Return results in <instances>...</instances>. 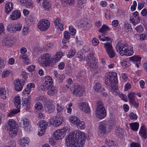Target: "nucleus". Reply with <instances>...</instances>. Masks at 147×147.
I'll return each mask as SVG.
<instances>
[{
    "label": "nucleus",
    "instance_id": "nucleus-1",
    "mask_svg": "<svg viewBox=\"0 0 147 147\" xmlns=\"http://www.w3.org/2000/svg\"><path fill=\"white\" fill-rule=\"evenodd\" d=\"M86 137L85 134L80 131H75L70 133L66 139L67 147H80L79 143L82 145L85 143Z\"/></svg>",
    "mask_w": 147,
    "mask_h": 147
},
{
    "label": "nucleus",
    "instance_id": "nucleus-2",
    "mask_svg": "<svg viewBox=\"0 0 147 147\" xmlns=\"http://www.w3.org/2000/svg\"><path fill=\"white\" fill-rule=\"evenodd\" d=\"M115 48L117 51L121 56H130L134 53L132 47L128 45L126 43H117Z\"/></svg>",
    "mask_w": 147,
    "mask_h": 147
},
{
    "label": "nucleus",
    "instance_id": "nucleus-3",
    "mask_svg": "<svg viewBox=\"0 0 147 147\" xmlns=\"http://www.w3.org/2000/svg\"><path fill=\"white\" fill-rule=\"evenodd\" d=\"M96 117L99 119H102L106 115V111L103 103L100 100L98 101L95 110Z\"/></svg>",
    "mask_w": 147,
    "mask_h": 147
},
{
    "label": "nucleus",
    "instance_id": "nucleus-4",
    "mask_svg": "<svg viewBox=\"0 0 147 147\" xmlns=\"http://www.w3.org/2000/svg\"><path fill=\"white\" fill-rule=\"evenodd\" d=\"M105 83L107 85L109 86L111 84H117L118 83L117 74L115 72L109 73L105 76Z\"/></svg>",
    "mask_w": 147,
    "mask_h": 147
},
{
    "label": "nucleus",
    "instance_id": "nucleus-5",
    "mask_svg": "<svg viewBox=\"0 0 147 147\" xmlns=\"http://www.w3.org/2000/svg\"><path fill=\"white\" fill-rule=\"evenodd\" d=\"M51 59L50 55L46 53L40 57L38 59V61L40 66L47 67L49 65L51 61Z\"/></svg>",
    "mask_w": 147,
    "mask_h": 147
},
{
    "label": "nucleus",
    "instance_id": "nucleus-6",
    "mask_svg": "<svg viewBox=\"0 0 147 147\" xmlns=\"http://www.w3.org/2000/svg\"><path fill=\"white\" fill-rule=\"evenodd\" d=\"M71 92L76 96H80L85 93L84 89L77 84H75L71 89Z\"/></svg>",
    "mask_w": 147,
    "mask_h": 147
},
{
    "label": "nucleus",
    "instance_id": "nucleus-7",
    "mask_svg": "<svg viewBox=\"0 0 147 147\" xmlns=\"http://www.w3.org/2000/svg\"><path fill=\"white\" fill-rule=\"evenodd\" d=\"M63 127L62 129H58L55 131L53 134V137L56 140H60L65 136V132L67 131V128Z\"/></svg>",
    "mask_w": 147,
    "mask_h": 147
},
{
    "label": "nucleus",
    "instance_id": "nucleus-8",
    "mask_svg": "<svg viewBox=\"0 0 147 147\" xmlns=\"http://www.w3.org/2000/svg\"><path fill=\"white\" fill-rule=\"evenodd\" d=\"M64 119L62 114L60 113H57L56 116L52 118L53 125L55 127L60 125L63 122Z\"/></svg>",
    "mask_w": 147,
    "mask_h": 147
},
{
    "label": "nucleus",
    "instance_id": "nucleus-9",
    "mask_svg": "<svg viewBox=\"0 0 147 147\" xmlns=\"http://www.w3.org/2000/svg\"><path fill=\"white\" fill-rule=\"evenodd\" d=\"M49 21L45 19L41 20L38 24V28L41 30H47L50 26Z\"/></svg>",
    "mask_w": 147,
    "mask_h": 147
},
{
    "label": "nucleus",
    "instance_id": "nucleus-10",
    "mask_svg": "<svg viewBox=\"0 0 147 147\" xmlns=\"http://www.w3.org/2000/svg\"><path fill=\"white\" fill-rule=\"evenodd\" d=\"M78 23L77 24L78 26L83 27L85 29H88L91 27V25L89 23V21L86 18L78 20Z\"/></svg>",
    "mask_w": 147,
    "mask_h": 147
},
{
    "label": "nucleus",
    "instance_id": "nucleus-11",
    "mask_svg": "<svg viewBox=\"0 0 147 147\" xmlns=\"http://www.w3.org/2000/svg\"><path fill=\"white\" fill-rule=\"evenodd\" d=\"M87 64L88 66V68L90 71L94 70V72L96 73H98L100 71V69L96 65L95 62L94 61H91L90 62H88Z\"/></svg>",
    "mask_w": 147,
    "mask_h": 147
},
{
    "label": "nucleus",
    "instance_id": "nucleus-12",
    "mask_svg": "<svg viewBox=\"0 0 147 147\" xmlns=\"http://www.w3.org/2000/svg\"><path fill=\"white\" fill-rule=\"evenodd\" d=\"M79 107L80 110L87 113H89L90 110L88 104L86 102L80 103L79 105Z\"/></svg>",
    "mask_w": 147,
    "mask_h": 147
},
{
    "label": "nucleus",
    "instance_id": "nucleus-13",
    "mask_svg": "<svg viewBox=\"0 0 147 147\" xmlns=\"http://www.w3.org/2000/svg\"><path fill=\"white\" fill-rule=\"evenodd\" d=\"M36 0L38 3H42L43 8L46 10H49L51 7V5L48 0Z\"/></svg>",
    "mask_w": 147,
    "mask_h": 147
},
{
    "label": "nucleus",
    "instance_id": "nucleus-14",
    "mask_svg": "<svg viewBox=\"0 0 147 147\" xmlns=\"http://www.w3.org/2000/svg\"><path fill=\"white\" fill-rule=\"evenodd\" d=\"M14 85L16 90L20 91L22 88L24 82L23 81L20 80L19 79H16L14 82Z\"/></svg>",
    "mask_w": 147,
    "mask_h": 147
},
{
    "label": "nucleus",
    "instance_id": "nucleus-15",
    "mask_svg": "<svg viewBox=\"0 0 147 147\" xmlns=\"http://www.w3.org/2000/svg\"><path fill=\"white\" fill-rule=\"evenodd\" d=\"M130 61L136 63L137 67H138L140 66L141 58L138 55H134L129 58Z\"/></svg>",
    "mask_w": 147,
    "mask_h": 147
},
{
    "label": "nucleus",
    "instance_id": "nucleus-16",
    "mask_svg": "<svg viewBox=\"0 0 147 147\" xmlns=\"http://www.w3.org/2000/svg\"><path fill=\"white\" fill-rule=\"evenodd\" d=\"M60 22V20L59 17H56L54 20V24L56 27L57 29H59L61 31H62L63 29V25Z\"/></svg>",
    "mask_w": 147,
    "mask_h": 147
},
{
    "label": "nucleus",
    "instance_id": "nucleus-17",
    "mask_svg": "<svg viewBox=\"0 0 147 147\" xmlns=\"http://www.w3.org/2000/svg\"><path fill=\"white\" fill-rule=\"evenodd\" d=\"M21 17V13L20 11L16 10L13 11L10 15V19L12 20H16Z\"/></svg>",
    "mask_w": 147,
    "mask_h": 147
},
{
    "label": "nucleus",
    "instance_id": "nucleus-18",
    "mask_svg": "<svg viewBox=\"0 0 147 147\" xmlns=\"http://www.w3.org/2000/svg\"><path fill=\"white\" fill-rule=\"evenodd\" d=\"M146 127L144 125H142L140 127L139 134L141 136L143 139H145L147 137V133L146 132Z\"/></svg>",
    "mask_w": 147,
    "mask_h": 147
},
{
    "label": "nucleus",
    "instance_id": "nucleus-19",
    "mask_svg": "<svg viewBox=\"0 0 147 147\" xmlns=\"http://www.w3.org/2000/svg\"><path fill=\"white\" fill-rule=\"evenodd\" d=\"M13 4L10 2L6 3L5 5V11L7 14H9L13 10Z\"/></svg>",
    "mask_w": 147,
    "mask_h": 147
},
{
    "label": "nucleus",
    "instance_id": "nucleus-20",
    "mask_svg": "<svg viewBox=\"0 0 147 147\" xmlns=\"http://www.w3.org/2000/svg\"><path fill=\"white\" fill-rule=\"evenodd\" d=\"M19 141L20 145L21 146L24 147L26 144H28V142H29V140L28 138L25 137L20 139Z\"/></svg>",
    "mask_w": 147,
    "mask_h": 147
},
{
    "label": "nucleus",
    "instance_id": "nucleus-21",
    "mask_svg": "<svg viewBox=\"0 0 147 147\" xmlns=\"http://www.w3.org/2000/svg\"><path fill=\"white\" fill-rule=\"evenodd\" d=\"M70 32L68 31H66L64 32L63 34L64 38L62 40L63 43L65 44L67 42L68 40L69 39L70 37Z\"/></svg>",
    "mask_w": 147,
    "mask_h": 147
},
{
    "label": "nucleus",
    "instance_id": "nucleus-22",
    "mask_svg": "<svg viewBox=\"0 0 147 147\" xmlns=\"http://www.w3.org/2000/svg\"><path fill=\"white\" fill-rule=\"evenodd\" d=\"M8 92L5 88H0V98L3 99L6 98Z\"/></svg>",
    "mask_w": 147,
    "mask_h": 147
},
{
    "label": "nucleus",
    "instance_id": "nucleus-23",
    "mask_svg": "<svg viewBox=\"0 0 147 147\" xmlns=\"http://www.w3.org/2000/svg\"><path fill=\"white\" fill-rule=\"evenodd\" d=\"M7 125L8 129L16 128V122L13 119L9 120Z\"/></svg>",
    "mask_w": 147,
    "mask_h": 147
},
{
    "label": "nucleus",
    "instance_id": "nucleus-24",
    "mask_svg": "<svg viewBox=\"0 0 147 147\" xmlns=\"http://www.w3.org/2000/svg\"><path fill=\"white\" fill-rule=\"evenodd\" d=\"M21 100L19 96H16L14 98V103L15 106L19 109L21 105Z\"/></svg>",
    "mask_w": 147,
    "mask_h": 147
},
{
    "label": "nucleus",
    "instance_id": "nucleus-25",
    "mask_svg": "<svg viewBox=\"0 0 147 147\" xmlns=\"http://www.w3.org/2000/svg\"><path fill=\"white\" fill-rule=\"evenodd\" d=\"M13 43V41L9 38H5L3 42V46L4 47L11 46Z\"/></svg>",
    "mask_w": 147,
    "mask_h": 147
},
{
    "label": "nucleus",
    "instance_id": "nucleus-26",
    "mask_svg": "<svg viewBox=\"0 0 147 147\" xmlns=\"http://www.w3.org/2000/svg\"><path fill=\"white\" fill-rule=\"evenodd\" d=\"M107 130L108 129L109 131L111 130L114 127V124L113 122L112 121H104Z\"/></svg>",
    "mask_w": 147,
    "mask_h": 147
},
{
    "label": "nucleus",
    "instance_id": "nucleus-27",
    "mask_svg": "<svg viewBox=\"0 0 147 147\" xmlns=\"http://www.w3.org/2000/svg\"><path fill=\"white\" fill-rule=\"evenodd\" d=\"M20 124L22 127L24 128L27 127L28 124L30 123L27 119L22 118L21 120Z\"/></svg>",
    "mask_w": 147,
    "mask_h": 147
},
{
    "label": "nucleus",
    "instance_id": "nucleus-28",
    "mask_svg": "<svg viewBox=\"0 0 147 147\" xmlns=\"http://www.w3.org/2000/svg\"><path fill=\"white\" fill-rule=\"evenodd\" d=\"M27 88L25 89L24 92L25 94H29L31 91V88L34 87V84L33 83H29L27 84Z\"/></svg>",
    "mask_w": 147,
    "mask_h": 147
},
{
    "label": "nucleus",
    "instance_id": "nucleus-29",
    "mask_svg": "<svg viewBox=\"0 0 147 147\" xmlns=\"http://www.w3.org/2000/svg\"><path fill=\"white\" fill-rule=\"evenodd\" d=\"M47 82H44L42 85H41V88L43 90H46L50 88L52 86V84Z\"/></svg>",
    "mask_w": 147,
    "mask_h": 147
},
{
    "label": "nucleus",
    "instance_id": "nucleus-30",
    "mask_svg": "<svg viewBox=\"0 0 147 147\" xmlns=\"http://www.w3.org/2000/svg\"><path fill=\"white\" fill-rule=\"evenodd\" d=\"M131 129L134 131H137L138 129L139 124L137 122L129 124Z\"/></svg>",
    "mask_w": 147,
    "mask_h": 147
},
{
    "label": "nucleus",
    "instance_id": "nucleus-31",
    "mask_svg": "<svg viewBox=\"0 0 147 147\" xmlns=\"http://www.w3.org/2000/svg\"><path fill=\"white\" fill-rule=\"evenodd\" d=\"M47 92V93L50 95H53L55 94L57 92V89L56 87L51 86Z\"/></svg>",
    "mask_w": 147,
    "mask_h": 147
},
{
    "label": "nucleus",
    "instance_id": "nucleus-32",
    "mask_svg": "<svg viewBox=\"0 0 147 147\" xmlns=\"http://www.w3.org/2000/svg\"><path fill=\"white\" fill-rule=\"evenodd\" d=\"M39 127L42 129L45 130L46 129L48 126L47 122L44 120H42L40 122L38 123Z\"/></svg>",
    "mask_w": 147,
    "mask_h": 147
},
{
    "label": "nucleus",
    "instance_id": "nucleus-33",
    "mask_svg": "<svg viewBox=\"0 0 147 147\" xmlns=\"http://www.w3.org/2000/svg\"><path fill=\"white\" fill-rule=\"evenodd\" d=\"M80 120L75 116H72L70 117L69 118V121L71 123L76 125L80 122Z\"/></svg>",
    "mask_w": 147,
    "mask_h": 147
},
{
    "label": "nucleus",
    "instance_id": "nucleus-34",
    "mask_svg": "<svg viewBox=\"0 0 147 147\" xmlns=\"http://www.w3.org/2000/svg\"><path fill=\"white\" fill-rule=\"evenodd\" d=\"M63 55L62 53L61 52H57L56 54L55 55L53 58V62L54 61V63H55L56 61H59L62 57Z\"/></svg>",
    "mask_w": 147,
    "mask_h": 147
},
{
    "label": "nucleus",
    "instance_id": "nucleus-35",
    "mask_svg": "<svg viewBox=\"0 0 147 147\" xmlns=\"http://www.w3.org/2000/svg\"><path fill=\"white\" fill-rule=\"evenodd\" d=\"M98 128L99 129L100 131H102V132L105 133L106 132L107 128L104 121L100 124Z\"/></svg>",
    "mask_w": 147,
    "mask_h": 147
},
{
    "label": "nucleus",
    "instance_id": "nucleus-36",
    "mask_svg": "<svg viewBox=\"0 0 147 147\" xmlns=\"http://www.w3.org/2000/svg\"><path fill=\"white\" fill-rule=\"evenodd\" d=\"M104 47L106 52L113 49L112 44L109 42L105 43Z\"/></svg>",
    "mask_w": 147,
    "mask_h": 147
},
{
    "label": "nucleus",
    "instance_id": "nucleus-37",
    "mask_svg": "<svg viewBox=\"0 0 147 147\" xmlns=\"http://www.w3.org/2000/svg\"><path fill=\"white\" fill-rule=\"evenodd\" d=\"M24 5L28 8H32L34 7L33 3L30 0H27Z\"/></svg>",
    "mask_w": 147,
    "mask_h": 147
},
{
    "label": "nucleus",
    "instance_id": "nucleus-38",
    "mask_svg": "<svg viewBox=\"0 0 147 147\" xmlns=\"http://www.w3.org/2000/svg\"><path fill=\"white\" fill-rule=\"evenodd\" d=\"M11 137H13L15 136L17 133V128L8 129Z\"/></svg>",
    "mask_w": 147,
    "mask_h": 147
},
{
    "label": "nucleus",
    "instance_id": "nucleus-39",
    "mask_svg": "<svg viewBox=\"0 0 147 147\" xmlns=\"http://www.w3.org/2000/svg\"><path fill=\"white\" fill-rule=\"evenodd\" d=\"M56 109L57 111V113H61L62 114V111H63L64 109V106L61 104H57L56 105Z\"/></svg>",
    "mask_w": 147,
    "mask_h": 147
},
{
    "label": "nucleus",
    "instance_id": "nucleus-40",
    "mask_svg": "<svg viewBox=\"0 0 147 147\" xmlns=\"http://www.w3.org/2000/svg\"><path fill=\"white\" fill-rule=\"evenodd\" d=\"M19 58L22 59L24 61V62L26 64H28L30 63V61L28 59V57L26 55H20L19 56Z\"/></svg>",
    "mask_w": 147,
    "mask_h": 147
},
{
    "label": "nucleus",
    "instance_id": "nucleus-41",
    "mask_svg": "<svg viewBox=\"0 0 147 147\" xmlns=\"http://www.w3.org/2000/svg\"><path fill=\"white\" fill-rule=\"evenodd\" d=\"M117 86L116 85H113L111 84V87L110 88V90L112 93L114 94H117Z\"/></svg>",
    "mask_w": 147,
    "mask_h": 147
},
{
    "label": "nucleus",
    "instance_id": "nucleus-42",
    "mask_svg": "<svg viewBox=\"0 0 147 147\" xmlns=\"http://www.w3.org/2000/svg\"><path fill=\"white\" fill-rule=\"evenodd\" d=\"M106 52L110 58H113L115 56V52L113 49L109 51Z\"/></svg>",
    "mask_w": 147,
    "mask_h": 147
},
{
    "label": "nucleus",
    "instance_id": "nucleus-43",
    "mask_svg": "<svg viewBox=\"0 0 147 147\" xmlns=\"http://www.w3.org/2000/svg\"><path fill=\"white\" fill-rule=\"evenodd\" d=\"M108 27L105 25H103L98 30V32L101 33H104L105 32L109 30Z\"/></svg>",
    "mask_w": 147,
    "mask_h": 147
},
{
    "label": "nucleus",
    "instance_id": "nucleus-44",
    "mask_svg": "<svg viewBox=\"0 0 147 147\" xmlns=\"http://www.w3.org/2000/svg\"><path fill=\"white\" fill-rule=\"evenodd\" d=\"M43 81L45 82H47L51 83H53V80L52 78L49 76H45L43 78Z\"/></svg>",
    "mask_w": 147,
    "mask_h": 147
},
{
    "label": "nucleus",
    "instance_id": "nucleus-45",
    "mask_svg": "<svg viewBox=\"0 0 147 147\" xmlns=\"http://www.w3.org/2000/svg\"><path fill=\"white\" fill-rule=\"evenodd\" d=\"M78 123L77 125H76V126L77 127L80 129H84L85 127L84 122L83 121L80 122H80Z\"/></svg>",
    "mask_w": 147,
    "mask_h": 147
},
{
    "label": "nucleus",
    "instance_id": "nucleus-46",
    "mask_svg": "<svg viewBox=\"0 0 147 147\" xmlns=\"http://www.w3.org/2000/svg\"><path fill=\"white\" fill-rule=\"evenodd\" d=\"M7 30L9 32L12 33H14L15 32L14 25L11 24H9L7 26Z\"/></svg>",
    "mask_w": 147,
    "mask_h": 147
},
{
    "label": "nucleus",
    "instance_id": "nucleus-47",
    "mask_svg": "<svg viewBox=\"0 0 147 147\" xmlns=\"http://www.w3.org/2000/svg\"><path fill=\"white\" fill-rule=\"evenodd\" d=\"M76 52V51L75 50L71 49L67 55V57L69 58H72L74 56Z\"/></svg>",
    "mask_w": 147,
    "mask_h": 147
},
{
    "label": "nucleus",
    "instance_id": "nucleus-48",
    "mask_svg": "<svg viewBox=\"0 0 147 147\" xmlns=\"http://www.w3.org/2000/svg\"><path fill=\"white\" fill-rule=\"evenodd\" d=\"M105 143L109 147L114 146V142L112 140L106 139L105 140Z\"/></svg>",
    "mask_w": 147,
    "mask_h": 147
},
{
    "label": "nucleus",
    "instance_id": "nucleus-49",
    "mask_svg": "<svg viewBox=\"0 0 147 147\" xmlns=\"http://www.w3.org/2000/svg\"><path fill=\"white\" fill-rule=\"evenodd\" d=\"M20 110L19 109H13L8 114V116L9 117L12 116L14 115L15 114L18 113L19 112Z\"/></svg>",
    "mask_w": 147,
    "mask_h": 147
},
{
    "label": "nucleus",
    "instance_id": "nucleus-50",
    "mask_svg": "<svg viewBox=\"0 0 147 147\" xmlns=\"http://www.w3.org/2000/svg\"><path fill=\"white\" fill-rule=\"evenodd\" d=\"M22 28L21 24L19 23H17L14 25L15 32L16 31H20L21 30Z\"/></svg>",
    "mask_w": 147,
    "mask_h": 147
},
{
    "label": "nucleus",
    "instance_id": "nucleus-51",
    "mask_svg": "<svg viewBox=\"0 0 147 147\" xmlns=\"http://www.w3.org/2000/svg\"><path fill=\"white\" fill-rule=\"evenodd\" d=\"M30 99L29 98H25L23 101L22 105L24 106L28 105L30 103Z\"/></svg>",
    "mask_w": 147,
    "mask_h": 147
},
{
    "label": "nucleus",
    "instance_id": "nucleus-52",
    "mask_svg": "<svg viewBox=\"0 0 147 147\" xmlns=\"http://www.w3.org/2000/svg\"><path fill=\"white\" fill-rule=\"evenodd\" d=\"M76 57L79 59L80 61H81L85 59L84 57H83V54L81 52H78L76 54Z\"/></svg>",
    "mask_w": 147,
    "mask_h": 147
},
{
    "label": "nucleus",
    "instance_id": "nucleus-53",
    "mask_svg": "<svg viewBox=\"0 0 147 147\" xmlns=\"http://www.w3.org/2000/svg\"><path fill=\"white\" fill-rule=\"evenodd\" d=\"M124 27L126 31L128 32L130 29L132 30V28L130 24L127 22H125L124 23Z\"/></svg>",
    "mask_w": 147,
    "mask_h": 147
},
{
    "label": "nucleus",
    "instance_id": "nucleus-54",
    "mask_svg": "<svg viewBox=\"0 0 147 147\" xmlns=\"http://www.w3.org/2000/svg\"><path fill=\"white\" fill-rule=\"evenodd\" d=\"M101 84L97 82L95 84L93 88L96 91L98 92L101 89Z\"/></svg>",
    "mask_w": 147,
    "mask_h": 147
},
{
    "label": "nucleus",
    "instance_id": "nucleus-55",
    "mask_svg": "<svg viewBox=\"0 0 147 147\" xmlns=\"http://www.w3.org/2000/svg\"><path fill=\"white\" fill-rule=\"evenodd\" d=\"M69 30L70 32V33L71 35H74L76 33V30L72 26L69 27Z\"/></svg>",
    "mask_w": 147,
    "mask_h": 147
},
{
    "label": "nucleus",
    "instance_id": "nucleus-56",
    "mask_svg": "<svg viewBox=\"0 0 147 147\" xmlns=\"http://www.w3.org/2000/svg\"><path fill=\"white\" fill-rule=\"evenodd\" d=\"M86 3V0H78V3L81 7H84Z\"/></svg>",
    "mask_w": 147,
    "mask_h": 147
},
{
    "label": "nucleus",
    "instance_id": "nucleus-57",
    "mask_svg": "<svg viewBox=\"0 0 147 147\" xmlns=\"http://www.w3.org/2000/svg\"><path fill=\"white\" fill-rule=\"evenodd\" d=\"M137 19H138V20L137 21V19L136 18L134 19V18H132V19L130 18V22L132 23L134 26H135L139 22V20H140L139 18H138Z\"/></svg>",
    "mask_w": 147,
    "mask_h": 147
},
{
    "label": "nucleus",
    "instance_id": "nucleus-58",
    "mask_svg": "<svg viewBox=\"0 0 147 147\" xmlns=\"http://www.w3.org/2000/svg\"><path fill=\"white\" fill-rule=\"evenodd\" d=\"M10 73V71L9 70H4L1 75V78H3L7 77Z\"/></svg>",
    "mask_w": 147,
    "mask_h": 147
},
{
    "label": "nucleus",
    "instance_id": "nucleus-59",
    "mask_svg": "<svg viewBox=\"0 0 147 147\" xmlns=\"http://www.w3.org/2000/svg\"><path fill=\"white\" fill-rule=\"evenodd\" d=\"M135 93L133 92H130L128 94V96L129 101L134 99Z\"/></svg>",
    "mask_w": 147,
    "mask_h": 147
},
{
    "label": "nucleus",
    "instance_id": "nucleus-60",
    "mask_svg": "<svg viewBox=\"0 0 147 147\" xmlns=\"http://www.w3.org/2000/svg\"><path fill=\"white\" fill-rule=\"evenodd\" d=\"M123 129L116 127V133L118 135H119L120 134L122 135L123 134Z\"/></svg>",
    "mask_w": 147,
    "mask_h": 147
},
{
    "label": "nucleus",
    "instance_id": "nucleus-61",
    "mask_svg": "<svg viewBox=\"0 0 147 147\" xmlns=\"http://www.w3.org/2000/svg\"><path fill=\"white\" fill-rule=\"evenodd\" d=\"M27 19V22L29 24L32 23L34 21V18L33 15L29 16Z\"/></svg>",
    "mask_w": 147,
    "mask_h": 147
},
{
    "label": "nucleus",
    "instance_id": "nucleus-62",
    "mask_svg": "<svg viewBox=\"0 0 147 147\" xmlns=\"http://www.w3.org/2000/svg\"><path fill=\"white\" fill-rule=\"evenodd\" d=\"M35 109L37 110H40L42 107V104L39 102L36 103L34 106Z\"/></svg>",
    "mask_w": 147,
    "mask_h": 147
},
{
    "label": "nucleus",
    "instance_id": "nucleus-63",
    "mask_svg": "<svg viewBox=\"0 0 147 147\" xmlns=\"http://www.w3.org/2000/svg\"><path fill=\"white\" fill-rule=\"evenodd\" d=\"M46 99V98L44 96H40L36 98L35 100L36 101H45Z\"/></svg>",
    "mask_w": 147,
    "mask_h": 147
},
{
    "label": "nucleus",
    "instance_id": "nucleus-64",
    "mask_svg": "<svg viewBox=\"0 0 147 147\" xmlns=\"http://www.w3.org/2000/svg\"><path fill=\"white\" fill-rule=\"evenodd\" d=\"M135 29L137 32L139 33L143 31V28L141 25H139L136 27Z\"/></svg>",
    "mask_w": 147,
    "mask_h": 147
}]
</instances>
